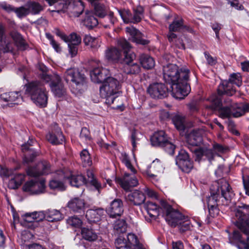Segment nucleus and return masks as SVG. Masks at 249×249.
Returning a JSON list of instances; mask_svg holds the SVG:
<instances>
[{
  "label": "nucleus",
  "instance_id": "31",
  "mask_svg": "<svg viewBox=\"0 0 249 249\" xmlns=\"http://www.w3.org/2000/svg\"><path fill=\"white\" fill-rule=\"evenodd\" d=\"M46 219L50 222H57L63 219L64 216L61 212L56 209H49L45 211Z\"/></svg>",
  "mask_w": 249,
  "mask_h": 249
},
{
  "label": "nucleus",
  "instance_id": "29",
  "mask_svg": "<svg viewBox=\"0 0 249 249\" xmlns=\"http://www.w3.org/2000/svg\"><path fill=\"white\" fill-rule=\"evenodd\" d=\"M232 116L239 117L249 112V104L241 103L232 104Z\"/></svg>",
  "mask_w": 249,
  "mask_h": 249
},
{
  "label": "nucleus",
  "instance_id": "14",
  "mask_svg": "<svg viewBox=\"0 0 249 249\" xmlns=\"http://www.w3.org/2000/svg\"><path fill=\"white\" fill-rule=\"evenodd\" d=\"M134 174L125 173L123 178H118L116 180L124 189L127 190L138 184V181Z\"/></svg>",
  "mask_w": 249,
  "mask_h": 249
},
{
  "label": "nucleus",
  "instance_id": "18",
  "mask_svg": "<svg viewBox=\"0 0 249 249\" xmlns=\"http://www.w3.org/2000/svg\"><path fill=\"white\" fill-rule=\"evenodd\" d=\"M105 58L108 61L113 63H123L122 52L116 47H110L105 51Z\"/></svg>",
  "mask_w": 249,
  "mask_h": 249
},
{
  "label": "nucleus",
  "instance_id": "19",
  "mask_svg": "<svg viewBox=\"0 0 249 249\" xmlns=\"http://www.w3.org/2000/svg\"><path fill=\"white\" fill-rule=\"evenodd\" d=\"M47 140L53 144H59L63 142L64 137L60 128L55 124L51 132L46 135Z\"/></svg>",
  "mask_w": 249,
  "mask_h": 249
},
{
  "label": "nucleus",
  "instance_id": "43",
  "mask_svg": "<svg viewBox=\"0 0 249 249\" xmlns=\"http://www.w3.org/2000/svg\"><path fill=\"white\" fill-rule=\"evenodd\" d=\"M143 135L138 131L134 130L132 131L131 135V141L133 147V150H136L137 145L141 143V140Z\"/></svg>",
  "mask_w": 249,
  "mask_h": 249
},
{
  "label": "nucleus",
  "instance_id": "45",
  "mask_svg": "<svg viewBox=\"0 0 249 249\" xmlns=\"http://www.w3.org/2000/svg\"><path fill=\"white\" fill-rule=\"evenodd\" d=\"M80 157L84 166L88 167L91 165L92 160L89 152L87 149H84L81 152Z\"/></svg>",
  "mask_w": 249,
  "mask_h": 249
},
{
  "label": "nucleus",
  "instance_id": "21",
  "mask_svg": "<svg viewBox=\"0 0 249 249\" xmlns=\"http://www.w3.org/2000/svg\"><path fill=\"white\" fill-rule=\"evenodd\" d=\"M85 204L84 199L79 197H74L68 202L67 207L73 212L81 213L84 212Z\"/></svg>",
  "mask_w": 249,
  "mask_h": 249
},
{
  "label": "nucleus",
  "instance_id": "53",
  "mask_svg": "<svg viewBox=\"0 0 249 249\" xmlns=\"http://www.w3.org/2000/svg\"><path fill=\"white\" fill-rule=\"evenodd\" d=\"M50 187L53 189H58L63 191L65 189L64 184L60 181L57 179H52L49 183Z\"/></svg>",
  "mask_w": 249,
  "mask_h": 249
},
{
  "label": "nucleus",
  "instance_id": "57",
  "mask_svg": "<svg viewBox=\"0 0 249 249\" xmlns=\"http://www.w3.org/2000/svg\"><path fill=\"white\" fill-rule=\"evenodd\" d=\"M122 161L125 165L127 168L130 170V171L134 174L136 173V170L132 165L129 160L128 156L126 154H122Z\"/></svg>",
  "mask_w": 249,
  "mask_h": 249
},
{
  "label": "nucleus",
  "instance_id": "38",
  "mask_svg": "<svg viewBox=\"0 0 249 249\" xmlns=\"http://www.w3.org/2000/svg\"><path fill=\"white\" fill-rule=\"evenodd\" d=\"M185 29L187 30H191L189 27L184 25L182 19H176L170 24L169 26V31L178 32L181 29Z\"/></svg>",
  "mask_w": 249,
  "mask_h": 249
},
{
  "label": "nucleus",
  "instance_id": "11",
  "mask_svg": "<svg viewBox=\"0 0 249 249\" xmlns=\"http://www.w3.org/2000/svg\"><path fill=\"white\" fill-rule=\"evenodd\" d=\"M51 172V165L45 160L39 162L36 166L29 167L26 169L27 175L32 177L49 174Z\"/></svg>",
  "mask_w": 249,
  "mask_h": 249
},
{
  "label": "nucleus",
  "instance_id": "42",
  "mask_svg": "<svg viewBox=\"0 0 249 249\" xmlns=\"http://www.w3.org/2000/svg\"><path fill=\"white\" fill-rule=\"evenodd\" d=\"M172 122L177 129L179 131L184 130L185 129L184 118L178 114H176L172 117Z\"/></svg>",
  "mask_w": 249,
  "mask_h": 249
},
{
  "label": "nucleus",
  "instance_id": "27",
  "mask_svg": "<svg viewBox=\"0 0 249 249\" xmlns=\"http://www.w3.org/2000/svg\"><path fill=\"white\" fill-rule=\"evenodd\" d=\"M160 206L152 202H147L145 205V208L149 215L153 218H156L160 213L163 215V212L161 209L160 200Z\"/></svg>",
  "mask_w": 249,
  "mask_h": 249
},
{
  "label": "nucleus",
  "instance_id": "54",
  "mask_svg": "<svg viewBox=\"0 0 249 249\" xmlns=\"http://www.w3.org/2000/svg\"><path fill=\"white\" fill-rule=\"evenodd\" d=\"M190 159L188 154L183 150H181L179 152L176 159V162L177 165L179 164L181 162Z\"/></svg>",
  "mask_w": 249,
  "mask_h": 249
},
{
  "label": "nucleus",
  "instance_id": "50",
  "mask_svg": "<svg viewBox=\"0 0 249 249\" xmlns=\"http://www.w3.org/2000/svg\"><path fill=\"white\" fill-rule=\"evenodd\" d=\"M0 8L8 13L14 12L17 15V16H21L20 11H18L19 8H15L12 5L8 4L5 2L0 3Z\"/></svg>",
  "mask_w": 249,
  "mask_h": 249
},
{
  "label": "nucleus",
  "instance_id": "35",
  "mask_svg": "<svg viewBox=\"0 0 249 249\" xmlns=\"http://www.w3.org/2000/svg\"><path fill=\"white\" fill-rule=\"evenodd\" d=\"M11 36L18 49L24 50L27 48V44L20 34L13 32L11 33Z\"/></svg>",
  "mask_w": 249,
  "mask_h": 249
},
{
  "label": "nucleus",
  "instance_id": "9",
  "mask_svg": "<svg viewBox=\"0 0 249 249\" xmlns=\"http://www.w3.org/2000/svg\"><path fill=\"white\" fill-rule=\"evenodd\" d=\"M63 78L67 83L71 82L79 90L86 83L84 75L80 73L78 70L75 68L67 69L64 74Z\"/></svg>",
  "mask_w": 249,
  "mask_h": 249
},
{
  "label": "nucleus",
  "instance_id": "26",
  "mask_svg": "<svg viewBox=\"0 0 249 249\" xmlns=\"http://www.w3.org/2000/svg\"><path fill=\"white\" fill-rule=\"evenodd\" d=\"M104 213L103 209L100 208L92 209L87 211L86 217L89 222H96L100 220Z\"/></svg>",
  "mask_w": 249,
  "mask_h": 249
},
{
  "label": "nucleus",
  "instance_id": "10",
  "mask_svg": "<svg viewBox=\"0 0 249 249\" xmlns=\"http://www.w3.org/2000/svg\"><path fill=\"white\" fill-rule=\"evenodd\" d=\"M43 79L47 82L51 81L50 86L52 92L56 96L61 97L65 94L66 89L62 84L61 78L58 74H55L51 78L50 75L45 74L43 75Z\"/></svg>",
  "mask_w": 249,
  "mask_h": 249
},
{
  "label": "nucleus",
  "instance_id": "60",
  "mask_svg": "<svg viewBox=\"0 0 249 249\" xmlns=\"http://www.w3.org/2000/svg\"><path fill=\"white\" fill-rule=\"evenodd\" d=\"M121 18L125 23H136L140 22L142 19L141 17H121Z\"/></svg>",
  "mask_w": 249,
  "mask_h": 249
},
{
  "label": "nucleus",
  "instance_id": "58",
  "mask_svg": "<svg viewBox=\"0 0 249 249\" xmlns=\"http://www.w3.org/2000/svg\"><path fill=\"white\" fill-rule=\"evenodd\" d=\"M164 148V150L170 155H173L174 153L175 146L168 140L161 146Z\"/></svg>",
  "mask_w": 249,
  "mask_h": 249
},
{
  "label": "nucleus",
  "instance_id": "4",
  "mask_svg": "<svg viewBox=\"0 0 249 249\" xmlns=\"http://www.w3.org/2000/svg\"><path fill=\"white\" fill-rule=\"evenodd\" d=\"M211 196L207 197L208 207L227 205L233 196L232 189L227 181L222 178L215 182L211 187Z\"/></svg>",
  "mask_w": 249,
  "mask_h": 249
},
{
  "label": "nucleus",
  "instance_id": "20",
  "mask_svg": "<svg viewBox=\"0 0 249 249\" xmlns=\"http://www.w3.org/2000/svg\"><path fill=\"white\" fill-rule=\"evenodd\" d=\"M107 213L111 217L121 216L124 212L123 203L120 199H115L110 204L107 209Z\"/></svg>",
  "mask_w": 249,
  "mask_h": 249
},
{
  "label": "nucleus",
  "instance_id": "30",
  "mask_svg": "<svg viewBox=\"0 0 249 249\" xmlns=\"http://www.w3.org/2000/svg\"><path fill=\"white\" fill-rule=\"evenodd\" d=\"M30 142H28V143H24L22 145V150L24 152H28V153H25L23 162L25 163L29 164L33 162L35 158L37 156V152L30 149L29 145H31Z\"/></svg>",
  "mask_w": 249,
  "mask_h": 249
},
{
  "label": "nucleus",
  "instance_id": "7",
  "mask_svg": "<svg viewBox=\"0 0 249 249\" xmlns=\"http://www.w3.org/2000/svg\"><path fill=\"white\" fill-rule=\"evenodd\" d=\"M103 84L100 88V94L103 98H106L108 102L113 103L116 95L119 93L120 88L119 82L112 77H108L103 81Z\"/></svg>",
  "mask_w": 249,
  "mask_h": 249
},
{
  "label": "nucleus",
  "instance_id": "28",
  "mask_svg": "<svg viewBox=\"0 0 249 249\" xmlns=\"http://www.w3.org/2000/svg\"><path fill=\"white\" fill-rule=\"evenodd\" d=\"M168 140L164 131H160L154 134L151 137V142L152 145L161 147Z\"/></svg>",
  "mask_w": 249,
  "mask_h": 249
},
{
  "label": "nucleus",
  "instance_id": "46",
  "mask_svg": "<svg viewBox=\"0 0 249 249\" xmlns=\"http://www.w3.org/2000/svg\"><path fill=\"white\" fill-rule=\"evenodd\" d=\"M225 81H223L221 84H222L223 82ZM228 84L231 87V88L234 90L231 85V84H234L236 85H237L238 87H240L242 83V78L241 75L237 73H232L231 74L230 76V78L229 79V83L228 82L226 81Z\"/></svg>",
  "mask_w": 249,
  "mask_h": 249
},
{
  "label": "nucleus",
  "instance_id": "41",
  "mask_svg": "<svg viewBox=\"0 0 249 249\" xmlns=\"http://www.w3.org/2000/svg\"><path fill=\"white\" fill-rule=\"evenodd\" d=\"M81 234L83 238L89 241H94L98 237L97 234L92 230L86 228L81 230Z\"/></svg>",
  "mask_w": 249,
  "mask_h": 249
},
{
  "label": "nucleus",
  "instance_id": "1",
  "mask_svg": "<svg viewBox=\"0 0 249 249\" xmlns=\"http://www.w3.org/2000/svg\"><path fill=\"white\" fill-rule=\"evenodd\" d=\"M189 72L188 69H179L175 64L163 66V78L166 82L171 84L172 94L175 98L183 99L190 92L191 88L188 84Z\"/></svg>",
  "mask_w": 249,
  "mask_h": 249
},
{
  "label": "nucleus",
  "instance_id": "49",
  "mask_svg": "<svg viewBox=\"0 0 249 249\" xmlns=\"http://www.w3.org/2000/svg\"><path fill=\"white\" fill-rule=\"evenodd\" d=\"M178 165L183 172L186 173L190 172L193 168V161L190 159Z\"/></svg>",
  "mask_w": 249,
  "mask_h": 249
},
{
  "label": "nucleus",
  "instance_id": "33",
  "mask_svg": "<svg viewBox=\"0 0 249 249\" xmlns=\"http://www.w3.org/2000/svg\"><path fill=\"white\" fill-rule=\"evenodd\" d=\"M25 175L23 174H16L12 178L8 183V186L12 189H16L21 185L24 180Z\"/></svg>",
  "mask_w": 249,
  "mask_h": 249
},
{
  "label": "nucleus",
  "instance_id": "47",
  "mask_svg": "<svg viewBox=\"0 0 249 249\" xmlns=\"http://www.w3.org/2000/svg\"><path fill=\"white\" fill-rule=\"evenodd\" d=\"M82 22L83 25L88 28L92 29L97 25L98 20L95 17H86Z\"/></svg>",
  "mask_w": 249,
  "mask_h": 249
},
{
  "label": "nucleus",
  "instance_id": "12",
  "mask_svg": "<svg viewBox=\"0 0 249 249\" xmlns=\"http://www.w3.org/2000/svg\"><path fill=\"white\" fill-rule=\"evenodd\" d=\"M147 92L152 98L163 99L167 96L169 90L164 84L154 83L148 86Z\"/></svg>",
  "mask_w": 249,
  "mask_h": 249
},
{
  "label": "nucleus",
  "instance_id": "2",
  "mask_svg": "<svg viewBox=\"0 0 249 249\" xmlns=\"http://www.w3.org/2000/svg\"><path fill=\"white\" fill-rule=\"evenodd\" d=\"M233 223L241 232L234 230L232 236H229L230 243L236 244L239 249H249V216L237 209Z\"/></svg>",
  "mask_w": 249,
  "mask_h": 249
},
{
  "label": "nucleus",
  "instance_id": "64",
  "mask_svg": "<svg viewBox=\"0 0 249 249\" xmlns=\"http://www.w3.org/2000/svg\"><path fill=\"white\" fill-rule=\"evenodd\" d=\"M227 1L228 4L237 10H242L244 9L243 6L239 3L238 0H227Z\"/></svg>",
  "mask_w": 249,
  "mask_h": 249
},
{
  "label": "nucleus",
  "instance_id": "3",
  "mask_svg": "<svg viewBox=\"0 0 249 249\" xmlns=\"http://www.w3.org/2000/svg\"><path fill=\"white\" fill-rule=\"evenodd\" d=\"M217 91V94H213L208 98L209 104H206L205 107L212 110H218L219 116L222 119L230 118L232 116V104L223 105L220 97L224 94L231 96L235 90L227 82H224L219 85Z\"/></svg>",
  "mask_w": 249,
  "mask_h": 249
},
{
  "label": "nucleus",
  "instance_id": "52",
  "mask_svg": "<svg viewBox=\"0 0 249 249\" xmlns=\"http://www.w3.org/2000/svg\"><path fill=\"white\" fill-rule=\"evenodd\" d=\"M180 223V224H178V226H177L180 232H183L190 230L191 224L190 222L188 220L187 217L184 216Z\"/></svg>",
  "mask_w": 249,
  "mask_h": 249
},
{
  "label": "nucleus",
  "instance_id": "48",
  "mask_svg": "<svg viewBox=\"0 0 249 249\" xmlns=\"http://www.w3.org/2000/svg\"><path fill=\"white\" fill-rule=\"evenodd\" d=\"M68 44H72L75 45H78L81 43V38L75 33H72L64 41Z\"/></svg>",
  "mask_w": 249,
  "mask_h": 249
},
{
  "label": "nucleus",
  "instance_id": "32",
  "mask_svg": "<svg viewBox=\"0 0 249 249\" xmlns=\"http://www.w3.org/2000/svg\"><path fill=\"white\" fill-rule=\"evenodd\" d=\"M84 42L86 46H89L93 51H97L100 47L101 41L99 38L93 37L89 35H86Z\"/></svg>",
  "mask_w": 249,
  "mask_h": 249
},
{
  "label": "nucleus",
  "instance_id": "8",
  "mask_svg": "<svg viewBox=\"0 0 249 249\" xmlns=\"http://www.w3.org/2000/svg\"><path fill=\"white\" fill-rule=\"evenodd\" d=\"M161 209L163 212V216H164L166 222L172 227H176L180 224L184 215L178 211L173 209L166 201L161 199Z\"/></svg>",
  "mask_w": 249,
  "mask_h": 249
},
{
  "label": "nucleus",
  "instance_id": "63",
  "mask_svg": "<svg viewBox=\"0 0 249 249\" xmlns=\"http://www.w3.org/2000/svg\"><path fill=\"white\" fill-rule=\"evenodd\" d=\"M80 137L81 139L85 141L90 139V132L86 127H83L81 129Z\"/></svg>",
  "mask_w": 249,
  "mask_h": 249
},
{
  "label": "nucleus",
  "instance_id": "23",
  "mask_svg": "<svg viewBox=\"0 0 249 249\" xmlns=\"http://www.w3.org/2000/svg\"><path fill=\"white\" fill-rule=\"evenodd\" d=\"M126 32L130 34L131 40L136 43L142 45L148 44L149 41L142 38V34L138 30L133 27H126Z\"/></svg>",
  "mask_w": 249,
  "mask_h": 249
},
{
  "label": "nucleus",
  "instance_id": "15",
  "mask_svg": "<svg viewBox=\"0 0 249 249\" xmlns=\"http://www.w3.org/2000/svg\"><path fill=\"white\" fill-rule=\"evenodd\" d=\"M4 26L0 24V51L3 53L12 52L14 45L10 39L5 35Z\"/></svg>",
  "mask_w": 249,
  "mask_h": 249
},
{
  "label": "nucleus",
  "instance_id": "40",
  "mask_svg": "<svg viewBox=\"0 0 249 249\" xmlns=\"http://www.w3.org/2000/svg\"><path fill=\"white\" fill-rule=\"evenodd\" d=\"M25 217L27 218H31L32 219L27 220L29 222H33L35 220L37 222L42 221L46 218L45 211L35 212L32 213H27L25 214Z\"/></svg>",
  "mask_w": 249,
  "mask_h": 249
},
{
  "label": "nucleus",
  "instance_id": "17",
  "mask_svg": "<svg viewBox=\"0 0 249 249\" xmlns=\"http://www.w3.org/2000/svg\"><path fill=\"white\" fill-rule=\"evenodd\" d=\"M43 10L41 5L35 1H28L24 6L19 7L20 15L25 16L29 14H38Z\"/></svg>",
  "mask_w": 249,
  "mask_h": 249
},
{
  "label": "nucleus",
  "instance_id": "36",
  "mask_svg": "<svg viewBox=\"0 0 249 249\" xmlns=\"http://www.w3.org/2000/svg\"><path fill=\"white\" fill-rule=\"evenodd\" d=\"M140 61L144 69H151L155 66V60L148 55L142 54L140 57Z\"/></svg>",
  "mask_w": 249,
  "mask_h": 249
},
{
  "label": "nucleus",
  "instance_id": "16",
  "mask_svg": "<svg viewBox=\"0 0 249 249\" xmlns=\"http://www.w3.org/2000/svg\"><path fill=\"white\" fill-rule=\"evenodd\" d=\"M4 26L0 24V51L3 53L12 52L14 45L10 39L5 35Z\"/></svg>",
  "mask_w": 249,
  "mask_h": 249
},
{
  "label": "nucleus",
  "instance_id": "13",
  "mask_svg": "<svg viewBox=\"0 0 249 249\" xmlns=\"http://www.w3.org/2000/svg\"><path fill=\"white\" fill-rule=\"evenodd\" d=\"M45 189V181L43 179L39 181L31 180L27 181L23 186L24 191L29 192L32 194L43 193Z\"/></svg>",
  "mask_w": 249,
  "mask_h": 249
},
{
  "label": "nucleus",
  "instance_id": "34",
  "mask_svg": "<svg viewBox=\"0 0 249 249\" xmlns=\"http://www.w3.org/2000/svg\"><path fill=\"white\" fill-rule=\"evenodd\" d=\"M50 5L57 3L58 8L57 10H52V12H56L59 14H64V9L67 8V0H46Z\"/></svg>",
  "mask_w": 249,
  "mask_h": 249
},
{
  "label": "nucleus",
  "instance_id": "39",
  "mask_svg": "<svg viewBox=\"0 0 249 249\" xmlns=\"http://www.w3.org/2000/svg\"><path fill=\"white\" fill-rule=\"evenodd\" d=\"M94 10L96 16H113V13L109 12L108 8L100 3H95Z\"/></svg>",
  "mask_w": 249,
  "mask_h": 249
},
{
  "label": "nucleus",
  "instance_id": "25",
  "mask_svg": "<svg viewBox=\"0 0 249 249\" xmlns=\"http://www.w3.org/2000/svg\"><path fill=\"white\" fill-rule=\"evenodd\" d=\"M126 199L134 205H140L144 202L145 196L142 192L139 190H135L134 192L129 194L126 197Z\"/></svg>",
  "mask_w": 249,
  "mask_h": 249
},
{
  "label": "nucleus",
  "instance_id": "6",
  "mask_svg": "<svg viewBox=\"0 0 249 249\" xmlns=\"http://www.w3.org/2000/svg\"><path fill=\"white\" fill-rule=\"evenodd\" d=\"M118 46L124 50V66L123 70L126 74H137L141 70L140 65L136 63H132L136 55L130 50L131 46L128 41L124 38L118 40Z\"/></svg>",
  "mask_w": 249,
  "mask_h": 249
},
{
  "label": "nucleus",
  "instance_id": "56",
  "mask_svg": "<svg viewBox=\"0 0 249 249\" xmlns=\"http://www.w3.org/2000/svg\"><path fill=\"white\" fill-rule=\"evenodd\" d=\"M67 223L72 227L79 228L81 226L82 222L81 220L77 216H72L68 218Z\"/></svg>",
  "mask_w": 249,
  "mask_h": 249
},
{
  "label": "nucleus",
  "instance_id": "59",
  "mask_svg": "<svg viewBox=\"0 0 249 249\" xmlns=\"http://www.w3.org/2000/svg\"><path fill=\"white\" fill-rule=\"evenodd\" d=\"M213 150L216 155L218 154L225 153L228 150V148L220 144L215 143L213 145Z\"/></svg>",
  "mask_w": 249,
  "mask_h": 249
},
{
  "label": "nucleus",
  "instance_id": "61",
  "mask_svg": "<svg viewBox=\"0 0 249 249\" xmlns=\"http://www.w3.org/2000/svg\"><path fill=\"white\" fill-rule=\"evenodd\" d=\"M115 244L117 249H130L129 245H126L124 242V238L122 239L121 237L116 240Z\"/></svg>",
  "mask_w": 249,
  "mask_h": 249
},
{
  "label": "nucleus",
  "instance_id": "62",
  "mask_svg": "<svg viewBox=\"0 0 249 249\" xmlns=\"http://www.w3.org/2000/svg\"><path fill=\"white\" fill-rule=\"evenodd\" d=\"M127 240L129 244L133 246H135L139 244L137 236L133 233H128L127 234Z\"/></svg>",
  "mask_w": 249,
  "mask_h": 249
},
{
  "label": "nucleus",
  "instance_id": "37",
  "mask_svg": "<svg viewBox=\"0 0 249 249\" xmlns=\"http://www.w3.org/2000/svg\"><path fill=\"white\" fill-rule=\"evenodd\" d=\"M67 178L69 179L71 185L76 187L87 183L85 178L82 175H71L70 177H67Z\"/></svg>",
  "mask_w": 249,
  "mask_h": 249
},
{
  "label": "nucleus",
  "instance_id": "5",
  "mask_svg": "<svg viewBox=\"0 0 249 249\" xmlns=\"http://www.w3.org/2000/svg\"><path fill=\"white\" fill-rule=\"evenodd\" d=\"M25 93L30 97L33 102L40 107L47 106L48 92L39 82H31L25 86Z\"/></svg>",
  "mask_w": 249,
  "mask_h": 249
},
{
  "label": "nucleus",
  "instance_id": "44",
  "mask_svg": "<svg viewBox=\"0 0 249 249\" xmlns=\"http://www.w3.org/2000/svg\"><path fill=\"white\" fill-rule=\"evenodd\" d=\"M127 225L124 219H118L113 224L114 230L117 234L124 233L126 231Z\"/></svg>",
  "mask_w": 249,
  "mask_h": 249
},
{
  "label": "nucleus",
  "instance_id": "22",
  "mask_svg": "<svg viewBox=\"0 0 249 249\" xmlns=\"http://www.w3.org/2000/svg\"><path fill=\"white\" fill-rule=\"evenodd\" d=\"M108 71L104 68H96L90 71L91 80L94 83H101L107 77Z\"/></svg>",
  "mask_w": 249,
  "mask_h": 249
},
{
  "label": "nucleus",
  "instance_id": "24",
  "mask_svg": "<svg viewBox=\"0 0 249 249\" xmlns=\"http://www.w3.org/2000/svg\"><path fill=\"white\" fill-rule=\"evenodd\" d=\"M202 133L200 129L192 130L188 136V143L191 146H199L202 142Z\"/></svg>",
  "mask_w": 249,
  "mask_h": 249
},
{
  "label": "nucleus",
  "instance_id": "51",
  "mask_svg": "<svg viewBox=\"0 0 249 249\" xmlns=\"http://www.w3.org/2000/svg\"><path fill=\"white\" fill-rule=\"evenodd\" d=\"M10 98L9 105H18L22 102L20 94L18 92H10Z\"/></svg>",
  "mask_w": 249,
  "mask_h": 249
},
{
  "label": "nucleus",
  "instance_id": "55",
  "mask_svg": "<svg viewBox=\"0 0 249 249\" xmlns=\"http://www.w3.org/2000/svg\"><path fill=\"white\" fill-rule=\"evenodd\" d=\"M87 176L88 177V181L97 190H99V189L101 188V185L94 178L93 173L90 171H88L87 172Z\"/></svg>",
  "mask_w": 249,
  "mask_h": 249
}]
</instances>
